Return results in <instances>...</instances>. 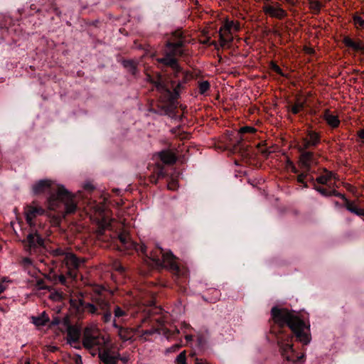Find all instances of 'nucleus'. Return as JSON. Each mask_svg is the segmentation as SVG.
Masks as SVG:
<instances>
[{"instance_id": "f257e3e1", "label": "nucleus", "mask_w": 364, "mask_h": 364, "mask_svg": "<svg viewBox=\"0 0 364 364\" xmlns=\"http://www.w3.org/2000/svg\"><path fill=\"white\" fill-rule=\"evenodd\" d=\"M188 55L187 39L181 30H176L166 40L163 56L156 59L161 72L145 70L146 80L159 93L166 112L176 107L178 99L193 78L192 73L179 63V58Z\"/></svg>"}, {"instance_id": "f03ea898", "label": "nucleus", "mask_w": 364, "mask_h": 364, "mask_svg": "<svg viewBox=\"0 0 364 364\" xmlns=\"http://www.w3.org/2000/svg\"><path fill=\"white\" fill-rule=\"evenodd\" d=\"M269 323V333L277 340L282 358L295 364H302L305 355L296 351L293 340L303 346L308 345L311 341L310 323L305 322L296 311L277 306L272 308Z\"/></svg>"}, {"instance_id": "7ed1b4c3", "label": "nucleus", "mask_w": 364, "mask_h": 364, "mask_svg": "<svg viewBox=\"0 0 364 364\" xmlns=\"http://www.w3.org/2000/svg\"><path fill=\"white\" fill-rule=\"evenodd\" d=\"M110 228L111 223L103 221L98 232L99 240L110 242L111 243L119 240L120 246H118V250L119 251L136 252L142 255L144 262L149 267L168 269L172 274L173 280L178 285H183L187 282L188 279V269L177 263V258L171 251L164 252L161 247H156L149 254L146 246L133 241L126 231L115 232L112 235L109 232L107 233V231H109Z\"/></svg>"}, {"instance_id": "20e7f679", "label": "nucleus", "mask_w": 364, "mask_h": 364, "mask_svg": "<svg viewBox=\"0 0 364 364\" xmlns=\"http://www.w3.org/2000/svg\"><path fill=\"white\" fill-rule=\"evenodd\" d=\"M35 195L47 194L48 208L62 214H73L77 210L74 195L63 185L48 179H43L33 186Z\"/></svg>"}, {"instance_id": "39448f33", "label": "nucleus", "mask_w": 364, "mask_h": 364, "mask_svg": "<svg viewBox=\"0 0 364 364\" xmlns=\"http://www.w3.org/2000/svg\"><path fill=\"white\" fill-rule=\"evenodd\" d=\"M72 301V305L75 306L77 311H86L92 315L101 316V320L105 323H110L112 320L111 304L102 291H99L92 296V303L85 301L83 299Z\"/></svg>"}, {"instance_id": "423d86ee", "label": "nucleus", "mask_w": 364, "mask_h": 364, "mask_svg": "<svg viewBox=\"0 0 364 364\" xmlns=\"http://www.w3.org/2000/svg\"><path fill=\"white\" fill-rule=\"evenodd\" d=\"M316 161L314 163H310V171H306L304 168H301V172L296 176V181L303 185L304 188H309V183L311 185L312 188L317 192L318 188H325L319 185L326 186L328 188H331L329 182L336 178V174L332 171L323 168L321 173H318L316 170Z\"/></svg>"}, {"instance_id": "0eeeda50", "label": "nucleus", "mask_w": 364, "mask_h": 364, "mask_svg": "<svg viewBox=\"0 0 364 364\" xmlns=\"http://www.w3.org/2000/svg\"><path fill=\"white\" fill-rule=\"evenodd\" d=\"M321 143V134L311 129H308L306 132V136L301 139L298 145V151L299 152V166L300 168H304L306 171H310V163L315 162L314 153L311 151L315 149Z\"/></svg>"}, {"instance_id": "6e6552de", "label": "nucleus", "mask_w": 364, "mask_h": 364, "mask_svg": "<svg viewBox=\"0 0 364 364\" xmlns=\"http://www.w3.org/2000/svg\"><path fill=\"white\" fill-rule=\"evenodd\" d=\"M23 243L30 255H40L46 250L45 240L36 230H32Z\"/></svg>"}, {"instance_id": "1a4fd4ad", "label": "nucleus", "mask_w": 364, "mask_h": 364, "mask_svg": "<svg viewBox=\"0 0 364 364\" xmlns=\"http://www.w3.org/2000/svg\"><path fill=\"white\" fill-rule=\"evenodd\" d=\"M318 193L323 197L336 196L344 201L343 206L352 213L358 216H364V210L357 207L353 201L348 200L345 194L341 193L335 189L328 191L326 188H318Z\"/></svg>"}, {"instance_id": "9d476101", "label": "nucleus", "mask_w": 364, "mask_h": 364, "mask_svg": "<svg viewBox=\"0 0 364 364\" xmlns=\"http://www.w3.org/2000/svg\"><path fill=\"white\" fill-rule=\"evenodd\" d=\"M104 344V338H100L91 334H85L82 338L83 347L89 350L92 356L98 355L100 350L105 349L103 348Z\"/></svg>"}, {"instance_id": "9b49d317", "label": "nucleus", "mask_w": 364, "mask_h": 364, "mask_svg": "<svg viewBox=\"0 0 364 364\" xmlns=\"http://www.w3.org/2000/svg\"><path fill=\"white\" fill-rule=\"evenodd\" d=\"M63 263L67 269L68 274L73 278L77 277V270L80 265V259L73 253L68 252L63 258Z\"/></svg>"}, {"instance_id": "f8f14e48", "label": "nucleus", "mask_w": 364, "mask_h": 364, "mask_svg": "<svg viewBox=\"0 0 364 364\" xmlns=\"http://www.w3.org/2000/svg\"><path fill=\"white\" fill-rule=\"evenodd\" d=\"M124 321V319L118 321L115 319H112L111 322L112 326L117 330L118 336L122 341L132 340L134 336V331L132 328L123 326L122 323Z\"/></svg>"}, {"instance_id": "ddd939ff", "label": "nucleus", "mask_w": 364, "mask_h": 364, "mask_svg": "<svg viewBox=\"0 0 364 364\" xmlns=\"http://www.w3.org/2000/svg\"><path fill=\"white\" fill-rule=\"evenodd\" d=\"M24 209L26 220L31 228L36 225L34 219L45 213V210L42 207L34 204L26 205Z\"/></svg>"}, {"instance_id": "4468645a", "label": "nucleus", "mask_w": 364, "mask_h": 364, "mask_svg": "<svg viewBox=\"0 0 364 364\" xmlns=\"http://www.w3.org/2000/svg\"><path fill=\"white\" fill-rule=\"evenodd\" d=\"M97 357L100 360V364H118L120 354L112 352L109 348H105L99 351Z\"/></svg>"}, {"instance_id": "2eb2a0df", "label": "nucleus", "mask_w": 364, "mask_h": 364, "mask_svg": "<svg viewBox=\"0 0 364 364\" xmlns=\"http://www.w3.org/2000/svg\"><path fill=\"white\" fill-rule=\"evenodd\" d=\"M232 23V22H227L220 29L219 41L222 46H226L232 41V36L231 33Z\"/></svg>"}, {"instance_id": "dca6fc26", "label": "nucleus", "mask_w": 364, "mask_h": 364, "mask_svg": "<svg viewBox=\"0 0 364 364\" xmlns=\"http://www.w3.org/2000/svg\"><path fill=\"white\" fill-rule=\"evenodd\" d=\"M321 117L331 129H337L341 124L338 116L334 114L329 109L323 110Z\"/></svg>"}, {"instance_id": "f3484780", "label": "nucleus", "mask_w": 364, "mask_h": 364, "mask_svg": "<svg viewBox=\"0 0 364 364\" xmlns=\"http://www.w3.org/2000/svg\"><path fill=\"white\" fill-rule=\"evenodd\" d=\"M343 43L345 46L353 49L354 51L360 52L364 55V42L361 40L355 41L349 36H345L343 39Z\"/></svg>"}, {"instance_id": "a211bd4d", "label": "nucleus", "mask_w": 364, "mask_h": 364, "mask_svg": "<svg viewBox=\"0 0 364 364\" xmlns=\"http://www.w3.org/2000/svg\"><path fill=\"white\" fill-rule=\"evenodd\" d=\"M66 333L67 343L68 344L73 345L74 343H78V341L80 339L81 332L77 327H69V329L66 330Z\"/></svg>"}, {"instance_id": "6ab92c4d", "label": "nucleus", "mask_w": 364, "mask_h": 364, "mask_svg": "<svg viewBox=\"0 0 364 364\" xmlns=\"http://www.w3.org/2000/svg\"><path fill=\"white\" fill-rule=\"evenodd\" d=\"M166 176L164 171V167L162 164L158 163L157 165L154 168L152 174L150 175L149 181L150 183L156 184L157 181L159 178H164Z\"/></svg>"}, {"instance_id": "aec40b11", "label": "nucleus", "mask_w": 364, "mask_h": 364, "mask_svg": "<svg viewBox=\"0 0 364 364\" xmlns=\"http://www.w3.org/2000/svg\"><path fill=\"white\" fill-rule=\"evenodd\" d=\"M158 155L160 161L166 164H174L177 161L176 156L170 150H163Z\"/></svg>"}, {"instance_id": "412c9836", "label": "nucleus", "mask_w": 364, "mask_h": 364, "mask_svg": "<svg viewBox=\"0 0 364 364\" xmlns=\"http://www.w3.org/2000/svg\"><path fill=\"white\" fill-rule=\"evenodd\" d=\"M122 64L132 76L136 77L139 74V70L137 68L138 63L136 60L132 59H124Z\"/></svg>"}, {"instance_id": "4be33fe9", "label": "nucleus", "mask_w": 364, "mask_h": 364, "mask_svg": "<svg viewBox=\"0 0 364 364\" xmlns=\"http://www.w3.org/2000/svg\"><path fill=\"white\" fill-rule=\"evenodd\" d=\"M275 4V18L282 20L287 16V12L283 9L279 2H274Z\"/></svg>"}, {"instance_id": "5701e85b", "label": "nucleus", "mask_w": 364, "mask_h": 364, "mask_svg": "<svg viewBox=\"0 0 364 364\" xmlns=\"http://www.w3.org/2000/svg\"><path fill=\"white\" fill-rule=\"evenodd\" d=\"M33 323L37 326H45L49 321V318L45 312L41 316L33 317Z\"/></svg>"}, {"instance_id": "b1692460", "label": "nucleus", "mask_w": 364, "mask_h": 364, "mask_svg": "<svg viewBox=\"0 0 364 364\" xmlns=\"http://www.w3.org/2000/svg\"><path fill=\"white\" fill-rule=\"evenodd\" d=\"M352 18L356 28L364 29V19L359 15L358 12H355L353 14Z\"/></svg>"}, {"instance_id": "393cba45", "label": "nucleus", "mask_w": 364, "mask_h": 364, "mask_svg": "<svg viewBox=\"0 0 364 364\" xmlns=\"http://www.w3.org/2000/svg\"><path fill=\"white\" fill-rule=\"evenodd\" d=\"M113 312H114V318L113 319H115V320L117 318H119V321L122 320V319H123L124 316H127V312L125 310L122 309L119 306H114V308L113 309Z\"/></svg>"}, {"instance_id": "a878e982", "label": "nucleus", "mask_w": 364, "mask_h": 364, "mask_svg": "<svg viewBox=\"0 0 364 364\" xmlns=\"http://www.w3.org/2000/svg\"><path fill=\"white\" fill-rule=\"evenodd\" d=\"M263 11L265 14L272 18H275V4H264L263 6Z\"/></svg>"}, {"instance_id": "bb28decb", "label": "nucleus", "mask_w": 364, "mask_h": 364, "mask_svg": "<svg viewBox=\"0 0 364 364\" xmlns=\"http://www.w3.org/2000/svg\"><path fill=\"white\" fill-rule=\"evenodd\" d=\"M298 166H299L298 165ZM286 167L292 173L296 174V176L301 172L300 167L297 168L294 162L289 159H287V160Z\"/></svg>"}, {"instance_id": "cd10ccee", "label": "nucleus", "mask_w": 364, "mask_h": 364, "mask_svg": "<svg viewBox=\"0 0 364 364\" xmlns=\"http://www.w3.org/2000/svg\"><path fill=\"white\" fill-rule=\"evenodd\" d=\"M210 87V82L207 80L200 82L198 84V90L200 95H205Z\"/></svg>"}, {"instance_id": "c85d7f7f", "label": "nucleus", "mask_w": 364, "mask_h": 364, "mask_svg": "<svg viewBox=\"0 0 364 364\" xmlns=\"http://www.w3.org/2000/svg\"><path fill=\"white\" fill-rule=\"evenodd\" d=\"M310 9L314 14H318L321 9V3L318 0H311L309 2Z\"/></svg>"}, {"instance_id": "c756f323", "label": "nucleus", "mask_w": 364, "mask_h": 364, "mask_svg": "<svg viewBox=\"0 0 364 364\" xmlns=\"http://www.w3.org/2000/svg\"><path fill=\"white\" fill-rule=\"evenodd\" d=\"M269 68L271 70L275 72L277 74L279 75L280 76H282V77L285 76L282 70L274 61H271L269 63Z\"/></svg>"}, {"instance_id": "7c9ffc66", "label": "nucleus", "mask_w": 364, "mask_h": 364, "mask_svg": "<svg viewBox=\"0 0 364 364\" xmlns=\"http://www.w3.org/2000/svg\"><path fill=\"white\" fill-rule=\"evenodd\" d=\"M256 132V129L250 126H245L240 129V134L241 135H243L245 134H255Z\"/></svg>"}, {"instance_id": "2f4dec72", "label": "nucleus", "mask_w": 364, "mask_h": 364, "mask_svg": "<svg viewBox=\"0 0 364 364\" xmlns=\"http://www.w3.org/2000/svg\"><path fill=\"white\" fill-rule=\"evenodd\" d=\"M50 253L53 257H63V258L65 257V255L68 254V252L60 247L52 250Z\"/></svg>"}, {"instance_id": "473e14b6", "label": "nucleus", "mask_w": 364, "mask_h": 364, "mask_svg": "<svg viewBox=\"0 0 364 364\" xmlns=\"http://www.w3.org/2000/svg\"><path fill=\"white\" fill-rule=\"evenodd\" d=\"M176 364H186V351L183 350L176 358Z\"/></svg>"}, {"instance_id": "72a5a7b5", "label": "nucleus", "mask_w": 364, "mask_h": 364, "mask_svg": "<svg viewBox=\"0 0 364 364\" xmlns=\"http://www.w3.org/2000/svg\"><path fill=\"white\" fill-rule=\"evenodd\" d=\"M304 108V104L299 102L291 106V112L294 114H297Z\"/></svg>"}, {"instance_id": "f704fd0d", "label": "nucleus", "mask_w": 364, "mask_h": 364, "mask_svg": "<svg viewBox=\"0 0 364 364\" xmlns=\"http://www.w3.org/2000/svg\"><path fill=\"white\" fill-rule=\"evenodd\" d=\"M36 286L40 290L45 289V290L50 291V287L48 285L46 284L44 280L42 279H38L36 281Z\"/></svg>"}, {"instance_id": "c9c22d12", "label": "nucleus", "mask_w": 364, "mask_h": 364, "mask_svg": "<svg viewBox=\"0 0 364 364\" xmlns=\"http://www.w3.org/2000/svg\"><path fill=\"white\" fill-rule=\"evenodd\" d=\"M179 333H180L179 329L177 328L176 327H175L173 330L166 329L164 333L168 337V336H175L179 334Z\"/></svg>"}, {"instance_id": "e433bc0d", "label": "nucleus", "mask_w": 364, "mask_h": 364, "mask_svg": "<svg viewBox=\"0 0 364 364\" xmlns=\"http://www.w3.org/2000/svg\"><path fill=\"white\" fill-rule=\"evenodd\" d=\"M63 327L66 328V330L69 329V327H73L74 326L71 324L70 318L66 316L63 320H61V323Z\"/></svg>"}, {"instance_id": "4c0bfd02", "label": "nucleus", "mask_w": 364, "mask_h": 364, "mask_svg": "<svg viewBox=\"0 0 364 364\" xmlns=\"http://www.w3.org/2000/svg\"><path fill=\"white\" fill-rule=\"evenodd\" d=\"M178 183L176 181L172 179L171 181L168 183V188L170 190H174L176 188Z\"/></svg>"}, {"instance_id": "58836bf2", "label": "nucleus", "mask_w": 364, "mask_h": 364, "mask_svg": "<svg viewBox=\"0 0 364 364\" xmlns=\"http://www.w3.org/2000/svg\"><path fill=\"white\" fill-rule=\"evenodd\" d=\"M357 136L363 144H364V128L357 131Z\"/></svg>"}, {"instance_id": "ea45409f", "label": "nucleus", "mask_w": 364, "mask_h": 364, "mask_svg": "<svg viewBox=\"0 0 364 364\" xmlns=\"http://www.w3.org/2000/svg\"><path fill=\"white\" fill-rule=\"evenodd\" d=\"M61 323V319L59 317H54L50 323V326H58Z\"/></svg>"}, {"instance_id": "a19ab883", "label": "nucleus", "mask_w": 364, "mask_h": 364, "mask_svg": "<svg viewBox=\"0 0 364 364\" xmlns=\"http://www.w3.org/2000/svg\"><path fill=\"white\" fill-rule=\"evenodd\" d=\"M51 298L54 299H58V300L62 299H63L62 293L55 291L54 294H51Z\"/></svg>"}, {"instance_id": "79ce46f5", "label": "nucleus", "mask_w": 364, "mask_h": 364, "mask_svg": "<svg viewBox=\"0 0 364 364\" xmlns=\"http://www.w3.org/2000/svg\"><path fill=\"white\" fill-rule=\"evenodd\" d=\"M58 281L62 284H66V277L63 274L58 275Z\"/></svg>"}, {"instance_id": "37998d69", "label": "nucleus", "mask_w": 364, "mask_h": 364, "mask_svg": "<svg viewBox=\"0 0 364 364\" xmlns=\"http://www.w3.org/2000/svg\"><path fill=\"white\" fill-rule=\"evenodd\" d=\"M181 347V344H175L169 348L170 352H175Z\"/></svg>"}, {"instance_id": "c03bdc74", "label": "nucleus", "mask_w": 364, "mask_h": 364, "mask_svg": "<svg viewBox=\"0 0 364 364\" xmlns=\"http://www.w3.org/2000/svg\"><path fill=\"white\" fill-rule=\"evenodd\" d=\"M85 190L91 191L94 189V186L91 183H86L84 185Z\"/></svg>"}, {"instance_id": "a18cd8bd", "label": "nucleus", "mask_w": 364, "mask_h": 364, "mask_svg": "<svg viewBox=\"0 0 364 364\" xmlns=\"http://www.w3.org/2000/svg\"><path fill=\"white\" fill-rule=\"evenodd\" d=\"M156 330H146L144 331L143 334L144 336H151L153 335L155 333Z\"/></svg>"}, {"instance_id": "49530a36", "label": "nucleus", "mask_w": 364, "mask_h": 364, "mask_svg": "<svg viewBox=\"0 0 364 364\" xmlns=\"http://www.w3.org/2000/svg\"><path fill=\"white\" fill-rule=\"evenodd\" d=\"M329 184H331V188H326V189H327L328 191L335 189L336 191V187H337V185L336 184L335 182L332 183L331 181L329 182Z\"/></svg>"}, {"instance_id": "de8ad7c7", "label": "nucleus", "mask_w": 364, "mask_h": 364, "mask_svg": "<svg viewBox=\"0 0 364 364\" xmlns=\"http://www.w3.org/2000/svg\"><path fill=\"white\" fill-rule=\"evenodd\" d=\"M117 270L119 272H124L125 268L120 264H118V267L116 268Z\"/></svg>"}, {"instance_id": "09e8293b", "label": "nucleus", "mask_w": 364, "mask_h": 364, "mask_svg": "<svg viewBox=\"0 0 364 364\" xmlns=\"http://www.w3.org/2000/svg\"><path fill=\"white\" fill-rule=\"evenodd\" d=\"M82 345V343H80V341H79L77 344L74 343L73 345H70V346H71L72 347L75 348L80 349V348H81Z\"/></svg>"}, {"instance_id": "8fccbe9b", "label": "nucleus", "mask_w": 364, "mask_h": 364, "mask_svg": "<svg viewBox=\"0 0 364 364\" xmlns=\"http://www.w3.org/2000/svg\"><path fill=\"white\" fill-rule=\"evenodd\" d=\"M196 364H208L205 361H203L202 359L196 358Z\"/></svg>"}, {"instance_id": "3c124183", "label": "nucleus", "mask_w": 364, "mask_h": 364, "mask_svg": "<svg viewBox=\"0 0 364 364\" xmlns=\"http://www.w3.org/2000/svg\"><path fill=\"white\" fill-rule=\"evenodd\" d=\"M23 262H24L25 264H31V259H29V258H27V257L23 259Z\"/></svg>"}, {"instance_id": "603ef678", "label": "nucleus", "mask_w": 364, "mask_h": 364, "mask_svg": "<svg viewBox=\"0 0 364 364\" xmlns=\"http://www.w3.org/2000/svg\"><path fill=\"white\" fill-rule=\"evenodd\" d=\"M119 360L122 361L124 363H126L128 362V358L126 357H121L119 358Z\"/></svg>"}, {"instance_id": "864d4df0", "label": "nucleus", "mask_w": 364, "mask_h": 364, "mask_svg": "<svg viewBox=\"0 0 364 364\" xmlns=\"http://www.w3.org/2000/svg\"><path fill=\"white\" fill-rule=\"evenodd\" d=\"M185 338L187 341H191L193 339V336L191 335H186Z\"/></svg>"}, {"instance_id": "5fc2aeb1", "label": "nucleus", "mask_w": 364, "mask_h": 364, "mask_svg": "<svg viewBox=\"0 0 364 364\" xmlns=\"http://www.w3.org/2000/svg\"><path fill=\"white\" fill-rule=\"evenodd\" d=\"M203 338L200 337L198 338V345L199 346H201L203 344Z\"/></svg>"}, {"instance_id": "6e6d98bb", "label": "nucleus", "mask_w": 364, "mask_h": 364, "mask_svg": "<svg viewBox=\"0 0 364 364\" xmlns=\"http://www.w3.org/2000/svg\"><path fill=\"white\" fill-rule=\"evenodd\" d=\"M261 152H262V154L266 155V156L268 155V154H269V152L267 151V149H262L261 151Z\"/></svg>"}, {"instance_id": "4d7b16f0", "label": "nucleus", "mask_w": 364, "mask_h": 364, "mask_svg": "<svg viewBox=\"0 0 364 364\" xmlns=\"http://www.w3.org/2000/svg\"><path fill=\"white\" fill-rule=\"evenodd\" d=\"M5 289V287L0 283V294L2 293Z\"/></svg>"}, {"instance_id": "13d9d810", "label": "nucleus", "mask_w": 364, "mask_h": 364, "mask_svg": "<svg viewBox=\"0 0 364 364\" xmlns=\"http://www.w3.org/2000/svg\"><path fill=\"white\" fill-rule=\"evenodd\" d=\"M78 361L80 363V364H82V360H81V357L80 355H78L76 359L77 364H78Z\"/></svg>"}, {"instance_id": "bf43d9fd", "label": "nucleus", "mask_w": 364, "mask_h": 364, "mask_svg": "<svg viewBox=\"0 0 364 364\" xmlns=\"http://www.w3.org/2000/svg\"><path fill=\"white\" fill-rule=\"evenodd\" d=\"M334 203H335V205L336 207H341V203L338 201H335Z\"/></svg>"}, {"instance_id": "052dcab7", "label": "nucleus", "mask_w": 364, "mask_h": 364, "mask_svg": "<svg viewBox=\"0 0 364 364\" xmlns=\"http://www.w3.org/2000/svg\"><path fill=\"white\" fill-rule=\"evenodd\" d=\"M189 326H190V325H189V324L184 323V327H185V328H188Z\"/></svg>"}, {"instance_id": "680f3d73", "label": "nucleus", "mask_w": 364, "mask_h": 364, "mask_svg": "<svg viewBox=\"0 0 364 364\" xmlns=\"http://www.w3.org/2000/svg\"><path fill=\"white\" fill-rule=\"evenodd\" d=\"M24 364H31L29 360H27Z\"/></svg>"}]
</instances>
